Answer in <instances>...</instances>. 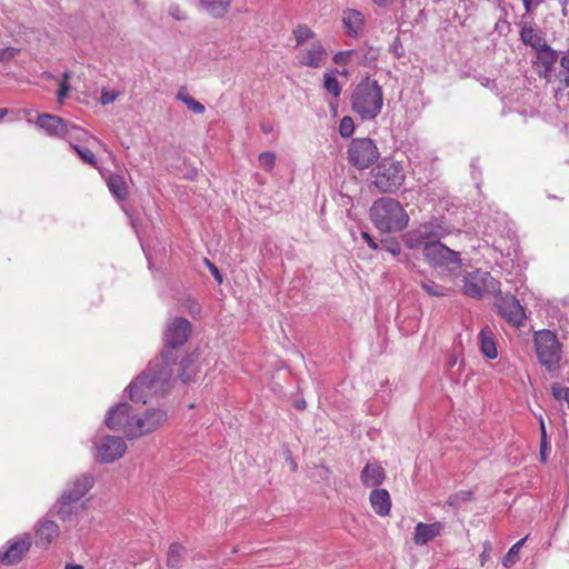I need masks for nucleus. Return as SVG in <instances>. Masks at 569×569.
Returning <instances> with one entry per match:
<instances>
[{
	"mask_svg": "<svg viewBox=\"0 0 569 569\" xmlns=\"http://www.w3.org/2000/svg\"><path fill=\"white\" fill-rule=\"evenodd\" d=\"M191 335V323L182 317H174L164 327L163 348L149 361L147 368L128 386L129 398L136 403H147L153 397H162L172 387L173 368L180 366L179 378L183 383L191 381L190 359L183 356V346Z\"/></svg>",
	"mask_w": 569,
	"mask_h": 569,
	"instance_id": "f257e3e1",
	"label": "nucleus"
},
{
	"mask_svg": "<svg viewBox=\"0 0 569 569\" xmlns=\"http://www.w3.org/2000/svg\"><path fill=\"white\" fill-rule=\"evenodd\" d=\"M167 421V412L162 409L149 408L138 416L128 402L110 408L104 423L111 430L122 431L128 439H137L159 429Z\"/></svg>",
	"mask_w": 569,
	"mask_h": 569,
	"instance_id": "f03ea898",
	"label": "nucleus"
},
{
	"mask_svg": "<svg viewBox=\"0 0 569 569\" xmlns=\"http://www.w3.org/2000/svg\"><path fill=\"white\" fill-rule=\"evenodd\" d=\"M383 106L382 88L377 80L362 79L351 94V109L363 121L376 119Z\"/></svg>",
	"mask_w": 569,
	"mask_h": 569,
	"instance_id": "7ed1b4c3",
	"label": "nucleus"
},
{
	"mask_svg": "<svg viewBox=\"0 0 569 569\" xmlns=\"http://www.w3.org/2000/svg\"><path fill=\"white\" fill-rule=\"evenodd\" d=\"M370 218L375 227L385 232L401 231L409 222V216L402 204L389 197L380 198L372 203Z\"/></svg>",
	"mask_w": 569,
	"mask_h": 569,
	"instance_id": "20e7f679",
	"label": "nucleus"
},
{
	"mask_svg": "<svg viewBox=\"0 0 569 569\" xmlns=\"http://www.w3.org/2000/svg\"><path fill=\"white\" fill-rule=\"evenodd\" d=\"M451 232L450 226L442 217H431L428 221L421 222L402 234V240L407 248L411 250H422L435 244Z\"/></svg>",
	"mask_w": 569,
	"mask_h": 569,
	"instance_id": "39448f33",
	"label": "nucleus"
},
{
	"mask_svg": "<svg viewBox=\"0 0 569 569\" xmlns=\"http://www.w3.org/2000/svg\"><path fill=\"white\" fill-rule=\"evenodd\" d=\"M372 184L381 193H395L406 179L401 162L385 158L371 170Z\"/></svg>",
	"mask_w": 569,
	"mask_h": 569,
	"instance_id": "423d86ee",
	"label": "nucleus"
},
{
	"mask_svg": "<svg viewBox=\"0 0 569 569\" xmlns=\"http://www.w3.org/2000/svg\"><path fill=\"white\" fill-rule=\"evenodd\" d=\"M533 341L539 363L549 372L557 371L562 358V348L557 336L550 330H541L536 332Z\"/></svg>",
	"mask_w": 569,
	"mask_h": 569,
	"instance_id": "0eeeda50",
	"label": "nucleus"
},
{
	"mask_svg": "<svg viewBox=\"0 0 569 569\" xmlns=\"http://www.w3.org/2000/svg\"><path fill=\"white\" fill-rule=\"evenodd\" d=\"M462 292L473 299H480L485 295L496 296L500 293V282L490 272L475 270L463 276Z\"/></svg>",
	"mask_w": 569,
	"mask_h": 569,
	"instance_id": "6e6552de",
	"label": "nucleus"
},
{
	"mask_svg": "<svg viewBox=\"0 0 569 569\" xmlns=\"http://www.w3.org/2000/svg\"><path fill=\"white\" fill-rule=\"evenodd\" d=\"M379 156L378 147L370 138H355L348 147V161L358 170L371 167Z\"/></svg>",
	"mask_w": 569,
	"mask_h": 569,
	"instance_id": "1a4fd4ad",
	"label": "nucleus"
},
{
	"mask_svg": "<svg viewBox=\"0 0 569 569\" xmlns=\"http://www.w3.org/2000/svg\"><path fill=\"white\" fill-rule=\"evenodd\" d=\"M425 261L433 267L455 272L461 268L460 252L445 246L440 240L426 248Z\"/></svg>",
	"mask_w": 569,
	"mask_h": 569,
	"instance_id": "9d476101",
	"label": "nucleus"
},
{
	"mask_svg": "<svg viewBox=\"0 0 569 569\" xmlns=\"http://www.w3.org/2000/svg\"><path fill=\"white\" fill-rule=\"evenodd\" d=\"M127 450L124 440L119 436H104L94 441V459L109 463L120 459Z\"/></svg>",
	"mask_w": 569,
	"mask_h": 569,
	"instance_id": "9b49d317",
	"label": "nucleus"
},
{
	"mask_svg": "<svg viewBox=\"0 0 569 569\" xmlns=\"http://www.w3.org/2000/svg\"><path fill=\"white\" fill-rule=\"evenodd\" d=\"M496 300V308L498 313L510 325L519 327L523 325L526 319L525 308L520 305L519 300L509 293H498Z\"/></svg>",
	"mask_w": 569,
	"mask_h": 569,
	"instance_id": "f8f14e48",
	"label": "nucleus"
},
{
	"mask_svg": "<svg viewBox=\"0 0 569 569\" xmlns=\"http://www.w3.org/2000/svg\"><path fill=\"white\" fill-rule=\"evenodd\" d=\"M30 546L31 536L29 533L14 537L0 549V561L7 566L18 563L29 551Z\"/></svg>",
	"mask_w": 569,
	"mask_h": 569,
	"instance_id": "ddd939ff",
	"label": "nucleus"
},
{
	"mask_svg": "<svg viewBox=\"0 0 569 569\" xmlns=\"http://www.w3.org/2000/svg\"><path fill=\"white\" fill-rule=\"evenodd\" d=\"M36 123L50 137L70 138L71 130H78L76 124L67 123L62 118L50 113L39 114Z\"/></svg>",
	"mask_w": 569,
	"mask_h": 569,
	"instance_id": "4468645a",
	"label": "nucleus"
},
{
	"mask_svg": "<svg viewBox=\"0 0 569 569\" xmlns=\"http://www.w3.org/2000/svg\"><path fill=\"white\" fill-rule=\"evenodd\" d=\"M93 483L94 478L91 473H81L66 485L61 496H63V499H71L73 501L81 502V499L93 487Z\"/></svg>",
	"mask_w": 569,
	"mask_h": 569,
	"instance_id": "2eb2a0df",
	"label": "nucleus"
},
{
	"mask_svg": "<svg viewBox=\"0 0 569 569\" xmlns=\"http://www.w3.org/2000/svg\"><path fill=\"white\" fill-rule=\"evenodd\" d=\"M84 509L83 502L73 501L71 499H63V496H60L57 502L52 507V511L59 517L63 522H68L69 525H76L79 520L80 513Z\"/></svg>",
	"mask_w": 569,
	"mask_h": 569,
	"instance_id": "dca6fc26",
	"label": "nucleus"
},
{
	"mask_svg": "<svg viewBox=\"0 0 569 569\" xmlns=\"http://www.w3.org/2000/svg\"><path fill=\"white\" fill-rule=\"evenodd\" d=\"M328 53L322 43L315 41L309 49L298 57V62L300 66L317 69L326 63Z\"/></svg>",
	"mask_w": 569,
	"mask_h": 569,
	"instance_id": "f3484780",
	"label": "nucleus"
},
{
	"mask_svg": "<svg viewBox=\"0 0 569 569\" xmlns=\"http://www.w3.org/2000/svg\"><path fill=\"white\" fill-rule=\"evenodd\" d=\"M60 535L59 526L49 519H41L36 527V546L48 548Z\"/></svg>",
	"mask_w": 569,
	"mask_h": 569,
	"instance_id": "a211bd4d",
	"label": "nucleus"
},
{
	"mask_svg": "<svg viewBox=\"0 0 569 569\" xmlns=\"http://www.w3.org/2000/svg\"><path fill=\"white\" fill-rule=\"evenodd\" d=\"M445 523L435 521L432 523L419 522L415 528L413 542L417 546L427 545L429 541L439 537L445 530Z\"/></svg>",
	"mask_w": 569,
	"mask_h": 569,
	"instance_id": "6ab92c4d",
	"label": "nucleus"
},
{
	"mask_svg": "<svg viewBox=\"0 0 569 569\" xmlns=\"http://www.w3.org/2000/svg\"><path fill=\"white\" fill-rule=\"evenodd\" d=\"M536 50L539 74L543 78H548L553 71V66L557 62L559 54L547 43H542V46Z\"/></svg>",
	"mask_w": 569,
	"mask_h": 569,
	"instance_id": "aec40b11",
	"label": "nucleus"
},
{
	"mask_svg": "<svg viewBox=\"0 0 569 569\" xmlns=\"http://www.w3.org/2000/svg\"><path fill=\"white\" fill-rule=\"evenodd\" d=\"M386 479L385 469L377 462H367L360 472V481L365 487L377 488Z\"/></svg>",
	"mask_w": 569,
	"mask_h": 569,
	"instance_id": "412c9836",
	"label": "nucleus"
},
{
	"mask_svg": "<svg viewBox=\"0 0 569 569\" xmlns=\"http://www.w3.org/2000/svg\"><path fill=\"white\" fill-rule=\"evenodd\" d=\"M369 501L373 511L386 517L390 513L391 498L387 489L376 488L370 492Z\"/></svg>",
	"mask_w": 569,
	"mask_h": 569,
	"instance_id": "4be33fe9",
	"label": "nucleus"
},
{
	"mask_svg": "<svg viewBox=\"0 0 569 569\" xmlns=\"http://www.w3.org/2000/svg\"><path fill=\"white\" fill-rule=\"evenodd\" d=\"M342 21L348 34L356 38L363 28L365 17L358 10L347 9L343 11Z\"/></svg>",
	"mask_w": 569,
	"mask_h": 569,
	"instance_id": "5701e85b",
	"label": "nucleus"
},
{
	"mask_svg": "<svg viewBox=\"0 0 569 569\" xmlns=\"http://www.w3.org/2000/svg\"><path fill=\"white\" fill-rule=\"evenodd\" d=\"M480 350L488 359H496L498 357L497 343L495 340L493 331L487 326L479 332Z\"/></svg>",
	"mask_w": 569,
	"mask_h": 569,
	"instance_id": "b1692460",
	"label": "nucleus"
},
{
	"mask_svg": "<svg viewBox=\"0 0 569 569\" xmlns=\"http://www.w3.org/2000/svg\"><path fill=\"white\" fill-rule=\"evenodd\" d=\"M337 72V70H331L323 74V88L332 96V100L329 102V106L333 111H336L338 107L339 97L341 94V86L336 77Z\"/></svg>",
	"mask_w": 569,
	"mask_h": 569,
	"instance_id": "393cba45",
	"label": "nucleus"
},
{
	"mask_svg": "<svg viewBox=\"0 0 569 569\" xmlns=\"http://www.w3.org/2000/svg\"><path fill=\"white\" fill-rule=\"evenodd\" d=\"M107 186L111 194L119 201L124 200L128 196V187L124 178L120 174H110L107 179Z\"/></svg>",
	"mask_w": 569,
	"mask_h": 569,
	"instance_id": "a878e982",
	"label": "nucleus"
},
{
	"mask_svg": "<svg viewBox=\"0 0 569 569\" xmlns=\"http://www.w3.org/2000/svg\"><path fill=\"white\" fill-rule=\"evenodd\" d=\"M201 6L212 17H222L229 9L231 0H199Z\"/></svg>",
	"mask_w": 569,
	"mask_h": 569,
	"instance_id": "bb28decb",
	"label": "nucleus"
},
{
	"mask_svg": "<svg viewBox=\"0 0 569 569\" xmlns=\"http://www.w3.org/2000/svg\"><path fill=\"white\" fill-rule=\"evenodd\" d=\"M520 39L525 44L530 46L533 49H538L543 43L539 30L529 24L522 27L520 31Z\"/></svg>",
	"mask_w": 569,
	"mask_h": 569,
	"instance_id": "cd10ccee",
	"label": "nucleus"
},
{
	"mask_svg": "<svg viewBox=\"0 0 569 569\" xmlns=\"http://www.w3.org/2000/svg\"><path fill=\"white\" fill-rule=\"evenodd\" d=\"M186 548L178 542H172L168 550L167 565L170 568L178 569L181 566Z\"/></svg>",
	"mask_w": 569,
	"mask_h": 569,
	"instance_id": "c85d7f7f",
	"label": "nucleus"
},
{
	"mask_svg": "<svg viewBox=\"0 0 569 569\" xmlns=\"http://www.w3.org/2000/svg\"><path fill=\"white\" fill-rule=\"evenodd\" d=\"M539 429H540V450L539 457L542 463L548 461L549 453L551 452V445L548 440L547 429L542 416H539Z\"/></svg>",
	"mask_w": 569,
	"mask_h": 569,
	"instance_id": "c756f323",
	"label": "nucleus"
},
{
	"mask_svg": "<svg viewBox=\"0 0 569 569\" xmlns=\"http://www.w3.org/2000/svg\"><path fill=\"white\" fill-rule=\"evenodd\" d=\"M421 288L428 296L436 298L446 297L450 291L449 288L430 279L421 281Z\"/></svg>",
	"mask_w": 569,
	"mask_h": 569,
	"instance_id": "7c9ffc66",
	"label": "nucleus"
},
{
	"mask_svg": "<svg viewBox=\"0 0 569 569\" xmlns=\"http://www.w3.org/2000/svg\"><path fill=\"white\" fill-rule=\"evenodd\" d=\"M559 62L560 68L557 77L563 87L569 88V49L561 53Z\"/></svg>",
	"mask_w": 569,
	"mask_h": 569,
	"instance_id": "2f4dec72",
	"label": "nucleus"
},
{
	"mask_svg": "<svg viewBox=\"0 0 569 569\" xmlns=\"http://www.w3.org/2000/svg\"><path fill=\"white\" fill-rule=\"evenodd\" d=\"M315 32L306 24H298L293 30L297 47L302 46L306 41L315 38Z\"/></svg>",
	"mask_w": 569,
	"mask_h": 569,
	"instance_id": "473e14b6",
	"label": "nucleus"
},
{
	"mask_svg": "<svg viewBox=\"0 0 569 569\" xmlns=\"http://www.w3.org/2000/svg\"><path fill=\"white\" fill-rule=\"evenodd\" d=\"M523 542L525 539L519 540L503 556L501 562L506 568L513 566L519 560V550Z\"/></svg>",
	"mask_w": 569,
	"mask_h": 569,
	"instance_id": "72a5a7b5",
	"label": "nucleus"
},
{
	"mask_svg": "<svg viewBox=\"0 0 569 569\" xmlns=\"http://www.w3.org/2000/svg\"><path fill=\"white\" fill-rule=\"evenodd\" d=\"M70 144L84 163H88L93 167L97 166V158L90 149L80 147L78 144Z\"/></svg>",
	"mask_w": 569,
	"mask_h": 569,
	"instance_id": "f704fd0d",
	"label": "nucleus"
},
{
	"mask_svg": "<svg viewBox=\"0 0 569 569\" xmlns=\"http://www.w3.org/2000/svg\"><path fill=\"white\" fill-rule=\"evenodd\" d=\"M259 164L266 171H271L276 164V154L271 151H264L258 157Z\"/></svg>",
	"mask_w": 569,
	"mask_h": 569,
	"instance_id": "c9c22d12",
	"label": "nucleus"
},
{
	"mask_svg": "<svg viewBox=\"0 0 569 569\" xmlns=\"http://www.w3.org/2000/svg\"><path fill=\"white\" fill-rule=\"evenodd\" d=\"M381 249L388 251L392 256H398L401 252L400 242L396 238H385L380 242Z\"/></svg>",
	"mask_w": 569,
	"mask_h": 569,
	"instance_id": "e433bc0d",
	"label": "nucleus"
},
{
	"mask_svg": "<svg viewBox=\"0 0 569 569\" xmlns=\"http://www.w3.org/2000/svg\"><path fill=\"white\" fill-rule=\"evenodd\" d=\"M355 131V123L351 117L346 116L340 120L339 133L342 138H349Z\"/></svg>",
	"mask_w": 569,
	"mask_h": 569,
	"instance_id": "4c0bfd02",
	"label": "nucleus"
},
{
	"mask_svg": "<svg viewBox=\"0 0 569 569\" xmlns=\"http://www.w3.org/2000/svg\"><path fill=\"white\" fill-rule=\"evenodd\" d=\"M472 496L473 493L470 490L459 491L455 496L450 497L449 505L458 506L459 503L470 501L472 499Z\"/></svg>",
	"mask_w": 569,
	"mask_h": 569,
	"instance_id": "58836bf2",
	"label": "nucleus"
},
{
	"mask_svg": "<svg viewBox=\"0 0 569 569\" xmlns=\"http://www.w3.org/2000/svg\"><path fill=\"white\" fill-rule=\"evenodd\" d=\"M355 53V50L339 51L333 56L332 60L336 64H348Z\"/></svg>",
	"mask_w": 569,
	"mask_h": 569,
	"instance_id": "ea45409f",
	"label": "nucleus"
},
{
	"mask_svg": "<svg viewBox=\"0 0 569 569\" xmlns=\"http://www.w3.org/2000/svg\"><path fill=\"white\" fill-rule=\"evenodd\" d=\"M19 53H20L19 48H14V47L2 48V49H0V61L9 62L14 57H17Z\"/></svg>",
	"mask_w": 569,
	"mask_h": 569,
	"instance_id": "a19ab883",
	"label": "nucleus"
},
{
	"mask_svg": "<svg viewBox=\"0 0 569 569\" xmlns=\"http://www.w3.org/2000/svg\"><path fill=\"white\" fill-rule=\"evenodd\" d=\"M168 13L178 21H186L188 19L187 13L176 3L170 4Z\"/></svg>",
	"mask_w": 569,
	"mask_h": 569,
	"instance_id": "79ce46f5",
	"label": "nucleus"
},
{
	"mask_svg": "<svg viewBox=\"0 0 569 569\" xmlns=\"http://www.w3.org/2000/svg\"><path fill=\"white\" fill-rule=\"evenodd\" d=\"M184 104L188 107L190 111H192L196 114H201L206 111L204 106L201 102L193 99L192 97L190 99H187Z\"/></svg>",
	"mask_w": 569,
	"mask_h": 569,
	"instance_id": "37998d69",
	"label": "nucleus"
},
{
	"mask_svg": "<svg viewBox=\"0 0 569 569\" xmlns=\"http://www.w3.org/2000/svg\"><path fill=\"white\" fill-rule=\"evenodd\" d=\"M204 263L210 270L212 277L218 281V283H221L223 281V278L218 267L207 258L204 259Z\"/></svg>",
	"mask_w": 569,
	"mask_h": 569,
	"instance_id": "c03bdc74",
	"label": "nucleus"
},
{
	"mask_svg": "<svg viewBox=\"0 0 569 569\" xmlns=\"http://www.w3.org/2000/svg\"><path fill=\"white\" fill-rule=\"evenodd\" d=\"M70 90H71L70 83H60L59 82V89L57 91V99L60 103H62L64 101V99L67 98Z\"/></svg>",
	"mask_w": 569,
	"mask_h": 569,
	"instance_id": "a18cd8bd",
	"label": "nucleus"
},
{
	"mask_svg": "<svg viewBox=\"0 0 569 569\" xmlns=\"http://www.w3.org/2000/svg\"><path fill=\"white\" fill-rule=\"evenodd\" d=\"M117 97L118 94L116 92H110L103 89L101 91L100 102L104 106L110 104L117 99Z\"/></svg>",
	"mask_w": 569,
	"mask_h": 569,
	"instance_id": "49530a36",
	"label": "nucleus"
},
{
	"mask_svg": "<svg viewBox=\"0 0 569 569\" xmlns=\"http://www.w3.org/2000/svg\"><path fill=\"white\" fill-rule=\"evenodd\" d=\"M551 391H552V396L557 399V400H566V392H567V388H562L559 383H553L551 386Z\"/></svg>",
	"mask_w": 569,
	"mask_h": 569,
	"instance_id": "de8ad7c7",
	"label": "nucleus"
},
{
	"mask_svg": "<svg viewBox=\"0 0 569 569\" xmlns=\"http://www.w3.org/2000/svg\"><path fill=\"white\" fill-rule=\"evenodd\" d=\"M521 2L526 13H531L543 2V0H521Z\"/></svg>",
	"mask_w": 569,
	"mask_h": 569,
	"instance_id": "09e8293b",
	"label": "nucleus"
},
{
	"mask_svg": "<svg viewBox=\"0 0 569 569\" xmlns=\"http://www.w3.org/2000/svg\"><path fill=\"white\" fill-rule=\"evenodd\" d=\"M360 236L363 239V241L369 246V248H371L372 250L379 249V243L371 237L369 232L361 231Z\"/></svg>",
	"mask_w": 569,
	"mask_h": 569,
	"instance_id": "8fccbe9b",
	"label": "nucleus"
},
{
	"mask_svg": "<svg viewBox=\"0 0 569 569\" xmlns=\"http://www.w3.org/2000/svg\"><path fill=\"white\" fill-rule=\"evenodd\" d=\"M459 363V370L461 369L463 362L462 360L459 361V357L457 353H452L450 355L449 359H448V362H447V366H448V370H451L455 366H457Z\"/></svg>",
	"mask_w": 569,
	"mask_h": 569,
	"instance_id": "3c124183",
	"label": "nucleus"
},
{
	"mask_svg": "<svg viewBox=\"0 0 569 569\" xmlns=\"http://www.w3.org/2000/svg\"><path fill=\"white\" fill-rule=\"evenodd\" d=\"M76 128L78 130H71V137L64 138L66 140H81L87 134V132L80 127L76 126Z\"/></svg>",
	"mask_w": 569,
	"mask_h": 569,
	"instance_id": "603ef678",
	"label": "nucleus"
},
{
	"mask_svg": "<svg viewBox=\"0 0 569 569\" xmlns=\"http://www.w3.org/2000/svg\"><path fill=\"white\" fill-rule=\"evenodd\" d=\"M190 98H191V96L189 94V92H188L186 87H181L178 90L177 99L180 100L181 102L186 103V100L190 99Z\"/></svg>",
	"mask_w": 569,
	"mask_h": 569,
	"instance_id": "864d4df0",
	"label": "nucleus"
},
{
	"mask_svg": "<svg viewBox=\"0 0 569 569\" xmlns=\"http://www.w3.org/2000/svg\"><path fill=\"white\" fill-rule=\"evenodd\" d=\"M72 77V72L69 71V70H66L63 73H62V78L61 80L59 81L60 83H69V80L71 79Z\"/></svg>",
	"mask_w": 569,
	"mask_h": 569,
	"instance_id": "5fc2aeb1",
	"label": "nucleus"
},
{
	"mask_svg": "<svg viewBox=\"0 0 569 569\" xmlns=\"http://www.w3.org/2000/svg\"><path fill=\"white\" fill-rule=\"evenodd\" d=\"M379 7L391 4L395 0H372Z\"/></svg>",
	"mask_w": 569,
	"mask_h": 569,
	"instance_id": "6e6d98bb",
	"label": "nucleus"
},
{
	"mask_svg": "<svg viewBox=\"0 0 569 569\" xmlns=\"http://www.w3.org/2000/svg\"><path fill=\"white\" fill-rule=\"evenodd\" d=\"M64 569H83V566L76 563H66Z\"/></svg>",
	"mask_w": 569,
	"mask_h": 569,
	"instance_id": "4d7b16f0",
	"label": "nucleus"
},
{
	"mask_svg": "<svg viewBox=\"0 0 569 569\" xmlns=\"http://www.w3.org/2000/svg\"><path fill=\"white\" fill-rule=\"evenodd\" d=\"M296 408L299 409V410H303L306 408V401L305 400L297 401L296 402Z\"/></svg>",
	"mask_w": 569,
	"mask_h": 569,
	"instance_id": "13d9d810",
	"label": "nucleus"
},
{
	"mask_svg": "<svg viewBox=\"0 0 569 569\" xmlns=\"http://www.w3.org/2000/svg\"><path fill=\"white\" fill-rule=\"evenodd\" d=\"M41 77L46 79H54V76L50 71H43Z\"/></svg>",
	"mask_w": 569,
	"mask_h": 569,
	"instance_id": "bf43d9fd",
	"label": "nucleus"
},
{
	"mask_svg": "<svg viewBox=\"0 0 569 569\" xmlns=\"http://www.w3.org/2000/svg\"><path fill=\"white\" fill-rule=\"evenodd\" d=\"M261 130H262L264 133H269V132H271L272 128H271V126H269V124H262V126H261Z\"/></svg>",
	"mask_w": 569,
	"mask_h": 569,
	"instance_id": "052dcab7",
	"label": "nucleus"
},
{
	"mask_svg": "<svg viewBox=\"0 0 569 569\" xmlns=\"http://www.w3.org/2000/svg\"><path fill=\"white\" fill-rule=\"evenodd\" d=\"M8 114V109L0 108V120Z\"/></svg>",
	"mask_w": 569,
	"mask_h": 569,
	"instance_id": "680f3d73",
	"label": "nucleus"
},
{
	"mask_svg": "<svg viewBox=\"0 0 569 569\" xmlns=\"http://www.w3.org/2000/svg\"><path fill=\"white\" fill-rule=\"evenodd\" d=\"M566 402L568 403V408H569V388H567V392H566Z\"/></svg>",
	"mask_w": 569,
	"mask_h": 569,
	"instance_id": "e2e57ef3",
	"label": "nucleus"
},
{
	"mask_svg": "<svg viewBox=\"0 0 569 569\" xmlns=\"http://www.w3.org/2000/svg\"><path fill=\"white\" fill-rule=\"evenodd\" d=\"M548 197H549L550 199H555V198H556V197H555V194H549Z\"/></svg>",
	"mask_w": 569,
	"mask_h": 569,
	"instance_id": "0e129e2a",
	"label": "nucleus"
},
{
	"mask_svg": "<svg viewBox=\"0 0 569 569\" xmlns=\"http://www.w3.org/2000/svg\"><path fill=\"white\" fill-rule=\"evenodd\" d=\"M136 3H138V0H134Z\"/></svg>",
	"mask_w": 569,
	"mask_h": 569,
	"instance_id": "69168bd1",
	"label": "nucleus"
}]
</instances>
